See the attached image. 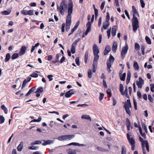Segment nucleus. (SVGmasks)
I'll return each instance as SVG.
<instances>
[{
    "label": "nucleus",
    "mask_w": 154,
    "mask_h": 154,
    "mask_svg": "<svg viewBox=\"0 0 154 154\" xmlns=\"http://www.w3.org/2000/svg\"><path fill=\"white\" fill-rule=\"evenodd\" d=\"M67 5L66 4V1L65 0H62L60 3V6L57 5V10L62 15H63L64 14V9L67 8Z\"/></svg>",
    "instance_id": "obj_1"
},
{
    "label": "nucleus",
    "mask_w": 154,
    "mask_h": 154,
    "mask_svg": "<svg viewBox=\"0 0 154 154\" xmlns=\"http://www.w3.org/2000/svg\"><path fill=\"white\" fill-rule=\"evenodd\" d=\"M133 18L132 19L133 30L134 32H136L137 30L139 27V21L135 15L133 14Z\"/></svg>",
    "instance_id": "obj_2"
},
{
    "label": "nucleus",
    "mask_w": 154,
    "mask_h": 154,
    "mask_svg": "<svg viewBox=\"0 0 154 154\" xmlns=\"http://www.w3.org/2000/svg\"><path fill=\"white\" fill-rule=\"evenodd\" d=\"M75 137L74 135H64L59 136L57 139L60 141L69 140Z\"/></svg>",
    "instance_id": "obj_3"
},
{
    "label": "nucleus",
    "mask_w": 154,
    "mask_h": 154,
    "mask_svg": "<svg viewBox=\"0 0 154 154\" xmlns=\"http://www.w3.org/2000/svg\"><path fill=\"white\" fill-rule=\"evenodd\" d=\"M127 137L128 140L131 146V150H134L135 149V141L134 139L132 138H131L129 134H127Z\"/></svg>",
    "instance_id": "obj_4"
},
{
    "label": "nucleus",
    "mask_w": 154,
    "mask_h": 154,
    "mask_svg": "<svg viewBox=\"0 0 154 154\" xmlns=\"http://www.w3.org/2000/svg\"><path fill=\"white\" fill-rule=\"evenodd\" d=\"M80 40V38L76 40L72 45L71 52L72 54H74L75 52V48L77 45V43Z\"/></svg>",
    "instance_id": "obj_5"
},
{
    "label": "nucleus",
    "mask_w": 154,
    "mask_h": 154,
    "mask_svg": "<svg viewBox=\"0 0 154 154\" xmlns=\"http://www.w3.org/2000/svg\"><path fill=\"white\" fill-rule=\"evenodd\" d=\"M128 49V47L127 45L122 48L121 52V55L122 58L123 59L125 57V54L127 53Z\"/></svg>",
    "instance_id": "obj_6"
},
{
    "label": "nucleus",
    "mask_w": 154,
    "mask_h": 154,
    "mask_svg": "<svg viewBox=\"0 0 154 154\" xmlns=\"http://www.w3.org/2000/svg\"><path fill=\"white\" fill-rule=\"evenodd\" d=\"M139 81H136V83L139 88H141L143 85L144 84V80L142 79L141 77L139 78Z\"/></svg>",
    "instance_id": "obj_7"
},
{
    "label": "nucleus",
    "mask_w": 154,
    "mask_h": 154,
    "mask_svg": "<svg viewBox=\"0 0 154 154\" xmlns=\"http://www.w3.org/2000/svg\"><path fill=\"white\" fill-rule=\"evenodd\" d=\"M93 50L94 55L98 54L99 53V48L96 44H94L93 45Z\"/></svg>",
    "instance_id": "obj_8"
},
{
    "label": "nucleus",
    "mask_w": 154,
    "mask_h": 154,
    "mask_svg": "<svg viewBox=\"0 0 154 154\" xmlns=\"http://www.w3.org/2000/svg\"><path fill=\"white\" fill-rule=\"evenodd\" d=\"M72 13H68V16L66 17V25H71V17Z\"/></svg>",
    "instance_id": "obj_9"
},
{
    "label": "nucleus",
    "mask_w": 154,
    "mask_h": 154,
    "mask_svg": "<svg viewBox=\"0 0 154 154\" xmlns=\"http://www.w3.org/2000/svg\"><path fill=\"white\" fill-rule=\"evenodd\" d=\"M91 23L90 21H88L86 24V27L87 29L86 30L85 35H86L88 34V33L90 32L91 30Z\"/></svg>",
    "instance_id": "obj_10"
},
{
    "label": "nucleus",
    "mask_w": 154,
    "mask_h": 154,
    "mask_svg": "<svg viewBox=\"0 0 154 154\" xmlns=\"http://www.w3.org/2000/svg\"><path fill=\"white\" fill-rule=\"evenodd\" d=\"M91 23L90 21H88L86 24V27L87 29L86 30L85 35H86L88 34V33L90 32L91 30Z\"/></svg>",
    "instance_id": "obj_11"
},
{
    "label": "nucleus",
    "mask_w": 154,
    "mask_h": 154,
    "mask_svg": "<svg viewBox=\"0 0 154 154\" xmlns=\"http://www.w3.org/2000/svg\"><path fill=\"white\" fill-rule=\"evenodd\" d=\"M73 90V89H71L68 91L66 92L65 94V96L66 98H69L71 97L72 95L74 94V92L72 91Z\"/></svg>",
    "instance_id": "obj_12"
},
{
    "label": "nucleus",
    "mask_w": 154,
    "mask_h": 154,
    "mask_svg": "<svg viewBox=\"0 0 154 154\" xmlns=\"http://www.w3.org/2000/svg\"><path fill=\"white\" fill-rule=\"evenodd\" d=\"M111 50V47L109 45H106L103 52L104 54L105 55H107L109 52Z\"/></svg>",
    "instance_id": "obj_13"
},
{
    "label": "nucleus",
    "mask_w": 154,
    "mask_h": 154,
    "mask_svg": "<svg viewBox=\"0 0 154 154\" xmlns=\"http://www.w3.org/2000/svg\"><path fill=\"white\" fill-rule=\"evenodd\" d=\"M69 8H68V13H72L73 11V4L72 1L70 0L69 3Z\"/></svg>",
    "instance_id": "obj_14"
},
{
    "label": "nucleus",
    "mask_w": 154,
    "mask_h": 154,
    "mask_svg": "<svg viewBox=\"0 0 154 154\" xmlns=\"http://www.w3.org/2000/svg\"><path fill=\"white\" fill-rule=\"evenodd\" d=\"M22 13L24 15L29 14V7L26 6L24 8Z\"/></svg>",
    "instance_id": "obj_15"
},
{
    "label": "nucleus",
    "mask_w": 154,
    "mask_h": 154,
    "mask_svg": "<svg viewBox=\"0 0 154 154\" xmlns=\"http://www.w3.org/2000/svg\"><path fill=\"white\" fill-rule=\"evenodd\" d=\"M43 141L45 142L42 143V145L43 146H46L47 145L50 144L51 143H54V141L53 140H47L46 141L43 140Z\"/></svg>",
    "instance_id": "obj_16"
},
{
    "label": "nucleus",
    "mask_w": 154,
    "mask_h": 154,
    "mask_svg": "<svg viewBox=\"0 0 154 154\" xmlns=\"http://www.w3.org/2000/svg\"><path fill=\"white\" fill-rule=\"evenodd\" d=\"M72 145L75 146H86L85 144H80L79 143H75V142L71 143L69 144H68L66 146H71V145Z\"/></svg>",
    "instance_id": "obj_17"
},
{
    "label": "nucleus",
    "mask_w": 154,
    "mask_h": 154,
    "mask_svg": "<svg viewBox=\"0 0 154 154\" xmlns=\"http://www.w3.org/2000/svg\"><path fill=\"white\" fill-rule=\"evenodd\" d=\"M66 151L68 154H76V151L74 149H66Z\"/></svg>",
    "instance_id": "obj_18"
},
{
    "label": "nucleus",
    "mask_w": 154,
    "mask_h": 154,
    "mask_svg": "<svg viewBox=\"0 0 154 154\" xmlns=\"http://www.w3.org/2000/svg\"><path fill=\"white\" fill-rule=\"evenodd\" d=\"M117 27L116 26H113L112 28V34L113 36H114L116 34Z\"/></svg>",
    "instance_id": "obj_19"
},
{
    "label": "nucleus",
    "mask_w": 154,
    "mask_h": 154,
    "mask_svg": "<svg viewBox=\"0 0 154 154\" xmlns=\"http://www.w3.org/2000/svg\"><path fill=\"white\" fill-rule=\"evenodd\" d=\"M117 47V42H114L112 47V51L113 52L115 53L116 52Z\"/></svg>",
    "instance_id": "obj_20"
},
{
    "label": "nucleus",
    "mask_w": 154,
    "mask_h": 154,
    "mask_svg": "<svg viewBox=\"0 0 154 154\" xmlns=\"http://www.w3.org/2000/svg\"><path fill=\"white\" fill-rule=\"evenodd\" d=\"M26 50V48L25 46H23L21 48L20 51L19 52V54L21 55L24 54L25 53Z\"/></svg>",
    "instance_id": "obj_21"
},
{
    "label": "nucleus",
    "mask_w": 154,
    "mask_h": 154,
    "mask_svg": "<svg viewBox=\"0 0 154 154\" xmlns=\"http://www.w3.org/2000/svg\"><path fill=\"white\" fill-rule=\"evenodd\" d=\"M23 143L22 142H20L19 145L18 146L17 148V150L18 151H21L23 148Z\"/></svg>",
    "instance_id": "obj_22"
},
{
    "label": "nucleus",
    "mask_w": 154,
    "mask_h": 154,
    "mask_svg": "<svg viewBox=\"0 0 154 154\" xmlns=\"http://www.w3.org/2000/svg\"><path fill=\"white\" fill-rule=\"evenodd\" d=\"M128 91L127 88V87H126L124 91L123 92V91H122V92L121 93L122 95H125V96L126 97L128 98H129V97L128 95Z\"/></svg>",
    "instance_id": "obj_23"
},
{
    "label": "nucleus",
    "mask_w": 154,
    "mask_h": 154,
    "mask_svg": "<svg viewBox=\"0 0 154 154\" xmlns=\"http://www.w3.org/2000/svg\"><path fill=\"white\" fill-rule=\"evenodd\" d=\"M81 118L82 119H85L89 120L90 121H91V120L90 117L89 116L87 115H82Z\"/></svg>",
    "instance_id": "obj_24"
},
{
    "label": "nucleus",
    "mask_w": 154,
    "mask_h": 154,
    "mask_svg": "<svg viewBox=\"0 0 154 154\" xmlns=\"http://www.w3.org/2000/svg\"><path fill=\"white\" fill-rule=\"evenodd\" d=\"M131 74L129 72H128L127 74V78L126 79V83L128 84L130 82L131 79Z\"/></svg>",
    "instance_id": "obj_25"
},
{
    "label": "nucleus",
    "mask_w": 154,
    "mask_h": 154,
    "mask_svg": "<svg viewBox=\"0 0 154 154\" xmlns=\"http://www.w3.org/2000/svg\"><path fill=\"white\" fill-rule=\"evenodd\" d=\"M94 60L93 61V64H97V60L99 58V56L98 54L94 55Z\"/></svg>",
    "instance_id": "obj_26"
},
{
    "label": "nucleus",
    "mask_w": 154,
    "mask_h": 154,
    "mask_svg": "<svg viewBox=\"0 0 154 154\" xmlns=\"http://www.w3.org/2000/svg\"><path fill=\"white\" fill-rule=\"evenodd\" d=\"M124 108H125L126 113L129 115V116H131V113L130 111V109L129 108V106H124Z\"/></svg>",
    "instance_id": "obj_27"
},
{
    "label": "nucleus",
    "mask_w": 154,
    "mask_h": 154,
    "mask_svg": "<svg viewBox=\"0 0 154 154\" xmlns=\"http://www.w3.org/2000/svg\"><path fill=\"white\" fill-rule=\"evenodd\" d=\"M133 66L136 70H138L139 69V66L137 63L136 61H134V63L133 64Z\"/></svg>",
    "instance_id": "obj_28"
},
{
    "label": "nucleus",
    "mask_w": 154,
    "mask_h": 154,
    "mask_svg": "<svg viewBox=\"0 0 154 154\" xmlns=\"http://www.w3.org/2000/svg\"><path fill=\"white\" fill-rule=\"evenodd\" d=\"M114 60V58L112 55H110L109 57V60L108 62H107V63H110L111 64L112 63H113Z\"/></svg>",
    "instance_id": "obj_29"
},
{
    "label": "nucleus",
    "mask_w": 154,
    "mask_h": 154,
    "mask_svg": "<svg viewBox=\"0 0 154 154\" xmlns=\"http://www.w3.org/2000/svg\"><path fill=\"white\" fill-rule=\"evenodd\" d=\"M42 141L41 140H35L31 143V145L40 144L42 143Z\"/></svg>",
    "instance_id": "obj_30"
},
{
    "label": "nucleus",
    "mask_w": 154,
    "mask_h": 154,
    "mask_svg": "<svg viewBox=\"0 0 154 154\" xmlns=\"http://www.w3.org/2000/svg\"><path fill=\"white\" fill-rule=\"evenodd\" d=\"M97 149L100 151L103 152H108L109 150H107L106 149L100 147L98 146L97 148Z\"/></svg>",
    "instance_id": "obj_31"
},
{
    "label": "nucleus",
    "mask_w": 154,
    "mask_h": 154,
    "mask_svg": "<svg viewBox=\"0 0 154 154\" xmlns=\"http://www.w3.org/2000/svg\"><path fill=\"white\" fill-rule=\"evenodd\" d=\"M127 104L125 103V104L124 106H129L130 107H131V105L130 102V99H128L127 100Z\"/></svg>",
    "instance_id": "obj_32"
},
{
    "label": "nucleus",
    "mask_w": 154,
    "mask_h": 154,
    "mask_svg": "<svg viewBox=\"0 0 154 154\" xmlns=\"http://www.w3.org/2000/svg\"><path fill=\"white\" fill-rule=\"evenodd\" d=\"M43 91V88L42 87H40L39 88H38L35 91V93H40L42 92Z\"/></svg>",
    "instance_id": "obj_33"
},
{
    "label": "nucleus",
    "mask_w": 154,
    "mask_h": 154,
    "mask_svg": "<svg viewBox=\"0 0 154 154\" xmlns=\"http://www.w3.org/2000/svg\"><path fill=\"white\" fill-rule=\"evenodd\" d=\"M126 149L125 146H122V149L121 154H126Z\"/></svg>",
    "instance_id": "obj_34"
},
{
    "label": "nucleus",
    "mask_w": 154,
    "mask_h": 154,
    "mask_svg": "<svg viewBox=\"0 0 154 154\" xmlns=\"http://www.w3.org/2000/svg\"><path fill=\"white\" fill-rule=\"evenodd\" d=\"M145 40L147 43L149 45L151 44V40L149 37L146 36L145 37Z\"/></svg>",
    "instance_id": "obj_35"
},
{
    "label": "nucleus",
    "mask_w": 154,
    "mask_h": 154,
    "mask_svg": "<svg viewBox=\"0 0 154 154\" xmlns=\"http://www.w3.org/2000/svg\"><path fill=\"white\" fill-rule=\"evenodd\" d=\"M126 77V73H124L122 75H120V79L122 81H124L125 80V78Z\"/></svg>",
    "instance_id": "obj_36"
},
{
    "label": "nucleus",
    "mask_w": 154,
    "mask_h": 154,
    "mask_svg": "<svg viewBox=\"0 0 154 154\" xmlns=\"http://www.w3.org/2000/svg\"><path fill=\"white\" fill-rule=\"evenodd\" d=\"M29 82V78H28L27 79H25L23 81L22 85V88H23L25 85H26V84L28 82Z\"/></svg>",
    "instance_id": "obj_37"
},
{
    "label": "nucleus",
    "mask_w": 154,
    "mask_h": 154,
    "mask_svg": "<svg viewBox=\"0 0 154 154\" xmlns=\"http://www.w3.org/2000/svg\"><path fill=\"white\" fill-rule=\"evenodd\" d=\"M42 120V118L40 116H39L38 118V119H34L32 120L30 122L31 123L33 122H39L41 121Z\"/></svg>",
    "instance_id": "obj_38"
},
{
    "label": "nucleus",
    "mask_w": 154,
    "mask_h": 154,
    "mask_svg": "<svg viewBox=\"0 0 154 154\" xmlns=\"http://www.w3.org/2000/svg\"><path fill=\"white\" fill-rule=\"evenodd\" d=\"M11 57V55L9 53H8L6 55V57L5 59V62L8 61Z\"/></svg>",
    "instance_id": "obj_39"
},
{
    "label": "nucleus",
    "mask_w": 154,
    "mask_h": 154,
    "mask_svg": "<svg viewBox=\"0 0 154 154\" xmlns=\"http://www.w3.org/2000/svg\"><path fill=\"white\" fill-rule=\"evenodd\" d=\"M88 51H87L85 52V63H86L87 62V61L88 58Z\"/></svg>",
    "instance_id": "obj_40"
},
{
    "label": "nucleus",
    "mask_w": 154,
    "mask_h": 154,
    "mask_svg": "<svg viewBox=\"0 0 154 154\" xmlns=\"http://www.w3.org/2000/svg\"><path fill=\"white\" fill-rule=\"evenodd\" d=\"M1 109L2 110H3L5 114L7 113L8 110L7 108L4 105H3L1 106Z\"/></svg>",
    "instance_id": "obj_41"
},
{
    "label": "nucleus",
    "mask_w": 154,
    "mask_h": 154,
    "mask_svg": "<svg viewBox=\"0 0 154 154\" xmlns=\"http://www.w3.org/2000/svg\"><path fill=\"white\" fill-rule=\"evenodd\" d=\"M132 10L133 13H134V14L135 15V14H136L137 15H138L139 14L137 12V11L135 8V7L133 6H132Z\"/></svg>",
    "instance_id": "obj_42"
},
{
    "label": "nucleus",
    "mask_w": 154,
    "mask_h": 154,
    "mask_svg": "<svg viewBox=\"0 0 154 154\" xmlns=\"http://www.w3.org/2000/svg\"><path fill=\"white\" fill-rule=\"evenodd\" d=\"M139 140L142 143V148L143 147H144V144L145 143V140H143V139L142 137H139Z\"/></svg>",
    "instance_id": "obj_43"
},
{
    "label": "nucleus",
    "mask_w": 154,
    "mask_h": 154,
    "mask_svg": "<svg viewBox=\"0 0 154 154\" xmlns=\"http://www.w3.org/2000/svg\"><path fill=\"white\" fill-rule=\"evenodd\" d=\"M39 148V146H32L29 147V149L36 150L38 149Z\"/></svg>",
    "instance_id": "obj_44"
},
{
    "label": "nucleus",
    "mask_w": 154,
    "mask_h": 154,
    "mask_svg": "<svg viewBox=\"0 0 154 154\" xmlns=\"http://www.w3.org/2000/svg\"><path fill=\"white\" fill-rule=\"evenodd\" d=\"M5 121V119L2 116H0V124L3 123Z\"/></svg>",
    "instance_id": "obj_45"
},
{
    "label": "nucleus",
    "mask_w": 154,
    "mask_h": 154,
    "mask_svg": "<svg viewBox=\"0 0 154 154\" xmlns=\"http://www.w3.org/2000/svg\"><path fill=\"white\" fill-rule=\"evenodd\" d=\"M145 145L146 147V149L147 150L148 152L149 151V144L148 141L147 140H145Z\"/></svg>",
    "instance_id": "obj_46"
},
{
    "label": "nucleus",
    "mask_w": 154,
    "mask_h": 154,
    "mask_svg": "<svg viewBox=\"0 0 154 154\" xmlns=\"http://www.w3.org/2000/svg\"><path fill=\"white\" fill-rule=\"evenodd\" d=\"M19 54L17 53L14 54L11 57V59L12 60L17 58L18 57Z\"/></svg>",
    "instance_id": "obj_47"
},
{
    "label": "nucleus",
    "mask_w": 154,
    "mask_h": 154,
    "mask_svg": "<svg viewBox=\"0 0 154 154\" xmlns=\"http://www.w3.org/2000/svg\"><path fill=\"white\" fill-rule=\"evenodd\" d=\"M135 50L137 51L140 49V46L136 42L135 43Z\"/></svg>",
    "instance_id": "obj_48"
},
{
    "label": "nucleus",
    "mask_w": 154,
    "mask_h": 154,
    "mask_svg": "<svg viewBox=\"0 0 154 154\" xmlns=\"http://www.w3.org/2000/svg\"><path fill=\"white\" fill-rule=\"evenodd\" d=\"M107 69L108 70V72L109 73H110L111 71V70L110 68L111 67V65L110 63H107Z\"/></svg>",
    "instance_id": "obj_49"
},
{
    "label": "nucleus",
    "mask_w": 154,
    "mask_h": 154,
    "mask_svg": "<svg viewBox=\"0 0 154 154\" xmlns=\"http://www.w3.org/2000/svg\"><path fill=\"white\" fill-rule=\"evenodd\" d=\"M10 12H11L10 11H2L1 12V13H2V14L3 15H8L10 14Z\"/></svg>",
    "instance_id": "obj_50"
},
{
    "label": "nucleus",
    "mask_w": 154,
    "mask_h": 154,
    "mask_svg": "<svg viewBox=\"0 0 154 154\" xmlns=\"http://www.w3.org/2000/svg\"><path fill=\"white\" fill-rule=\"evenodd\" d=\"M110 19V16L108 12H107L106 13V22H109V20Z\"/></svg>",
    "instance_id": "obj_51"
},
{
    "label": "nucleus",
    "mask_w": 154,
    "mask_h": 154,
    "mask_svg": "<svg viewBox=\"0 0 154 154\" xmlns=\"http://www.w3.org/2000/svg\"><path fill=\"white\" fill-rule=\"evenodd\" d=\"M92 71L90 69L88 71V77L91 79L92 77Z\"/></svg>",
    "instance_id": "obj_52"
},
{
    "label": "nucleus",
    "mask_w": 154,
    "mask_h": 154,
    "mask_svg": "<svg viewBox=\"0 0 154 154\" xmlns=\"http://www.w3.org/2000/svg\"><path fill=\"white\" fill-rule=\"evenodd\" d=\"M106 23L105 25H103L102 27L105 29H106L109 25V23Z\"/></svg>",
    "instance_id": "obj_53"
},
{
    "label": "nucleus",
    "mask_w": 154,
    "mask_h": 154,
    "mask_svg": "<svg viewBox=\"0 0 154 154\" xmlns=\"http://www.w3.org/2000/svg\"><path fill=\"white\" fill-rule=\"evenodd\" d=\"M126 126H131V124L130 122L129 119L127 118L126 119Z\"/></svg>",
    "instance_id": "obj_54"
},
{
    "label": "nucleus",
    "mask_w": 154,
    "mask_h": 154,
    "mask_svg": "<svg viewBox=\"0 0 154 154\" xmlns=\"http://www.w3.org/2000/svg\"><path fill=\"white\" fill-rule=\"evenodd\" d=\"M133 102L134 109L136 110L137 109V103L135 100L134 99H133Z\"/></svg>",
    "instance_id": "obj_55"
},
{
    "label": "nucleus",
    "mask_w": 154,
    "mask_h": 154,
    "mask_svg": "<svg viewBox=\"0 0 154 154\" xmlns=\"http://www.w3.org/2000/svg\"><path fill=\"white\" fill-rule=\"evenodd\" d=\"M104 94L103 93H100L99 97V99L100 101H101L103 98Z\"/></svg>",
    "instance_id": "obj_56"
},
{
    "label": "nucleus",
    "mask_w": 154,
    "mask_h": 154,
    "mask_svg": "<svg viewBox=\"0 0 154 154\" xmlns=\"http://www.w3.org/2000/svg\"><path fill=\"white\" fill-rule=\"evenodd\" d=\"M111 28H110L109 30H108L107 31V33L108 38H109L110 36V32H111Z\"/></svg>",
    "instance_id": "obj_57"
},
{
    "label": "nucleus",
    "mask_w": 154,
    "mask_h": 154,
    "mask_svg": "<svg viewBox=\"0 0 154 154\" xmlns=\"http://www.w3.org/2000/svg\"><path fill=\"white\" fill-rule=\"evenodd\" d=\"M38 75L37 74L34 72L33 73L30 75V76L34 78H37L38 77Z\"/></svg>",
    "instance_id": "obj_58"
},
{
    "label": "nucleus",
    "mask_w": 154,
    "mask_h": 154,
    "mask_svg": "<svg viewBox=\"0 0 154 154\" xmlns=\"http://www.w3.org/2000/svg\"><path fill=\"white\" fill-rule=\"evenodd\" d=\"M123 88H124L123 86V85H122V84H120V86H119V90H120V91L121 92V93L122 92V91H123V89H124Z\"/></svg>",
    "instance_id": "obj_59"
},
{
    "label": "nucleus",
    "mask_w": 154,
    "mask_h": 154,
    "mask_svg": "<svg viewBox=\"0 0 154 154\" xmlns=\"http://www.w3.org/2000/svg\"><path fill=\"white\" fill-rule=\"evenodd\" d=\"M148 98L149 101L151 102H152L153 100V99L152 98L151 96L150 95H148Z\"/></svg>",
    "instance_id": "obj_60"
},
{
    "label": "nucleus",
    "mask_w": 154,
    "mask_h": 154,
    "mask_svg": "<svg viewBox=\"0 0 154 154\" xmlns=\"http://www.w3.org/2000/svg\"><path fill=\"white\" fill-rule=\"evenodd\" d=\"M48 78L49 79L50 81H52L53 80V78H52L53 77V75H48L47 76Z\"/></svg>",
    "instance_id": "obj_61"
},
{
    "label": "nucleus",
    "mask_w": 154,
    "mask_h": 154,
    "mask_svg": "<svg viewBox=\"0 0 154 154\" xmlns=\"http://www.w3.org/2000/svg\"><path fill=\"white\" fill-rule=\"evenodd\" d=\"M75 63L76 64L78 65L79 66L80 65V63L79 61V59L78 57L76 58L75 60Z\"/></svg>",
    "instance_id": "obj_62"
},
{
    "label": "nucleus",
    "mask_w": 154,
    "mask_h": 154,
    "mask_svg": "<svg viewBox=\"0 0 154 154\" xmlns=\"http://www.w3.org/2000/svg\"><path fill=\"white\" fill-rule=\"evenodd\" d=\"M140 3L141 4V6L142 8L144 7L145 4L143 0H140Z\"/></svg>",
    "instance_id": "obj_63"
},
{
    "label": "nucleus",
    "mask_w": 154,
    "mask_h": 154,
    "mask_svg": "<svg viewBox=\"0 0 154 154\" xmlns=\"http://www.w3.org/2000/svg\"><path fill=\"white\" fill-rule=\"evenodd\" d=\"M142 126L143 128L144 129L145 132H147V128L146 127V126L145 125L144 123L142 125Z\"/></svg>",
    "instance_id": "obj_64"
}]
</instances>
